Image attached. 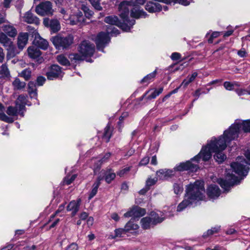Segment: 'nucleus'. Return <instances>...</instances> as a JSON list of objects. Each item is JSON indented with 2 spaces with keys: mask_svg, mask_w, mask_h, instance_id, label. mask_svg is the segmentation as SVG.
Here are the masks:
<instances>
[{
  "mask_svg": "<svg viewBox=\"0 0 250 250\" xmlns=\"http://www.w3.org/2000/svg\"><path fill=\"white\" fill-rule=\"evenodd\" d=\"M231 141L229 140L228 137L224 134L220 136L217 141L215 138H212L206 146L202 147L200 153L191 159V161L181 163L175 167V169L178 171H196L198 167L196 164L192 163L191 161H195L196 163H198L200 159H202L204 161H208L211 158L212 152L215 153L214 158L215 160L219 163H222L226 158L222 151L226 148L227 144Z\"/></svg>",
  "mask_w": 250,
  "mask_h": 250,
  "instance_id": "obj_1",
  "label": "nucleus"
},
{
  "mask_svg": "<svg viewBox=\"0 0 250 250\" xmlns=\"http://www.w3.org/2000/svg\"><path fill=\"white\" fill-rule=\"evenodd\" d=\"M185 199L177 207V211H181L190 205L203 200L205 198V190L203 181H196L187 186Z\"/></svg>",
  "mask_w": 250,
  "mask_h": 250,
  "instance_id": "obj_2",
  "label": "nucleus"
},
{
  "mask_svg": "<svg viewBox=\"0 0 250 250\" xmlns=\"http://www.w3.org/2000/svg\"><path fill=\"white\" fill-rule=\"evenodd\" d=\"M134 2L133 1L125 0L122 1L119 5V9L120 13V17L123 21V22H121L118 17L115 16H107L105 18L104 21L112 25H116L124 31L128 32L130 31L131 28L135 24V21L134 20L129 19V6L133 5Z\"/></svg>",
  "mask_w": 250,
  "mask_h": 250,
  "instance_id": "obj_3",
  "label": "nucleus"
},
{
  "mask_svg": "<svg viewBox=\"0 0 250 250\" xmlns=\"http://www.w3.org/2000/svg\"><path fill=\"white\" fill-rule=\"evenodd\" d=\"M245 132H250V120L244 121L236 120L229 129L225 130L224 135L229 140H233L238 138L241 129Z\"/></svg>",
  "mask_w": 250,
  "mask_h": 250,
  "instance_id": "obj_4",
  "label": "nucleus"
},
{
  "mask_svg": "<svg viewBox=\"0 0 250 250\" xmlns=\"http://www.w3.org/2000/svg\"><path fill=\"white\" fill-rule=\"evenodd\" d=\"M109 34L116 35L119 34V31L116 28L109 25L107 27V33L103 32L100 33L96 39L97 49L98 50L103 52L104 48L110 41Z\"/></svg>",
  "mask_w": 250,
  "mask_h": 250,
  "instance_id": "obj_5",
  "label": "nucleus"
},
{
  "mask_svg": "<svg viewBox=\"0 0 250 250\" xmlns=\"http://www.w3.org/2000/svg\"><path fill=\"white\" fill-rule=\"evenodd\" d=\"M51 41L58 49H67L72 44L74 41L73 35L69 34L66 36L57 35L51 38Z\"/></svg>",
  "mask_w": 250,
  "mask_h": 250,
  "instance_id": "obj_6",
  "label": "nucleus"
},
{
  "mask_svg": "<svg viewBox=\"0 0 250 250\" xmlns=\"http://www.w3.org/2000/svg\"><path fill=\"white\" fill-rule=\"evenodd\" d=\"M245 164L250 165V162H246L242 157H238L236 162L231 163V167L238 176H245L247 175L249 167Z\"/></svg>",
  "mask_w": 250,
  "mask_h": 250,
  "instance_id": "obj_7",
  "label": "nucleus"
},
{
  "mask_svg": "<svg viewBox=\"0 0 250 250\" xmlns=\"http://www.w3.org/2000/svg\"><path fill=\"white\" fill-rule=\"evenodd\" d=\"M60 12L63 19L71 25L78 24V23L87 22L83 19V15L81 11L78 12L75 15H71L64 8H61Z\"/></svg>",
  "mask_w": 250,
  "mask_h": 250,
  "instance_id": "obj_8",
  "label": "nucleus"
},
{
  "mask_svg": "<svg viewBox=\"0 0 250 250\" xmlns=\"http://www.w3.org/2000/svg\"><path fill=\"white\" fill-rule=\"evenodd\" d=\"M35 11L42 16H52L54 12L52 3L48 0L42 1L37 5Z\"/></svg>",
  "mask_w": 250,
  "mask_h": 250,
  "instance_id": "obj_9",
  "label": "nucleus"
},
{
  "mask_svg": "<svg viewBox=\"0 0 250 250\" xmlns=\"http://www.w3.org/2000/svg\"><path fill=\"white\" fill-rule=\"evenodd\" d=\"M226 178L227 180L219 179L218 182L220 186L225 190H228L231 187L239 183L238 178L227 171Z\"/></svg>",
  "mask_w": 250,
  "mask_h": 250,
  "instance_id": "obj_10",
  "label": "nucleus"
},
{
  "mask_svg": "<svg viewBox=\"0 0 250 250\" xmlns=\"http://www.w3.org/2000/svg\"><path fill=\"white\" fill-rule=\"evenodd\" d=\"M79 52L85 57L92 56L94 50L92 44L87 41H83L79 47Z\"/></svg>",
  "mask_w": 250,
  "mask_h": 250,
  "instance_id": "obj_11",
  "label": "nucleus"
},
{
  "mask_svg": "<svg viewBox=\"0 0 250 250\" xmlns=\"http://www.w3.org/2000/svg\"><path fill=\"white\" fill-rule=\"evenodd\" d=\"M0 43L6 48L8 53H14L15 47L13 42L2 32H0Z\"/></svg>",
  "mask_w": 250,
  "mask_h": 250,
  "instance_id": "obj_12",
  "label": "nucleus"
},
{
  "mask_svg": "<svg viewBox=\"0 0 250 250\" xmlns=\"http://www.w3.org/2000/svg\"><path fill=\"white\" fill-rule=\"evenodd\" d=\"M113 131V127L111 126L110 124H108L106 127L104 128L103 132H98V137L99 139H102V141L105 143H108L112 136Z\"/></svg>",
  "mask_w": 250,
  "mask_h": 250,
  "instance_id": "obj_13",
  "label": "nucleus"
},
{
  "mask_svg": "<svg viewBox=\"0 0 250 250\" xmlns=\"http://www.w3.org/2000/svg\"><path fill=\"white\" fill-rule=\"evenodd\" d=\"M61 68L58 65H53L50 67L49 71L46 73L48 79L52 80L62 76Z\"/></svg>",
  "mask_w": 250,
  "mask_h": 250,
  "instance_id": "obj_14",
  "label": "nucleus"
},
{
  "mask_svg": "<svg viewBox=\"0 0 250 250\" xmlns=\"http://www.w3.org/2000/svg\"><path fill=\"white\" fill-rule=\"evenodd\" d=\"M175 174V170L172 169H160L156 172L157 178L166 180Z\"/></svg>",
  "mask_w": 250,
  "mask_h": 250,
  "instance_id": "obj_15",
  "label": "nucleus"
},
{
  "mask_svg": "<svg viewBox=\"0 0 250 250\" xmlns=\"http://www.w3.org/2000/svg\"><path fill=\"white\" fill-rule=\"evenodd\" d=\"M33 44L44 50L47 49L48 46V42L46 40L42 38L39 34H35Z\"/></svg>",
  "mask_w": 250,
  "mask_h": 250,
  "instance_id": "obj_16",
  "label": "nucleus"
},
{
  "mask_svg": "<svg viewBox=\"0 0 250 250\" xmlns=\"http://www.w3.org/2000/svg\"><path fill=\"white\" fill-rule=\"evenodd\" d=\"M81 203V199L80 198L71 201L67 206V210L72 211V216H74L79 210Z\"/></svg>",
  "mask_w": 250,
  "mask_h": 250,
  "instance_id": "obj_17",
  "label": "nucleus"
},
{
  "mask_svg": "<svg viewBox=\"0 0 250 250\" xmlns=\"http://www.w3.org/2000/svg\"><path fill=\"white\" fill-rule=\"evenodd\" d=\"M207 194L210 198L215 199L219 196L220 190L217 186L211 185L207 189Z\"/></svg>",
  "mask_w": 250,
  "mask_h": 250,
  "instance_id": "obj_18",
  "label": "nucleus"
},
{
  "mask_svg": "<svg viewBox=\"0 0 250 250\" xmlns=\"http://www.w3.org/2000/svg\"><path fill=\"white\" fill-rule=\"evenodd\" d=\"M1 28L3 33L10 37L14 38L17 35V29L12 24L4 25Z\"/></svg>",
  "mask_w": 250,
  "mask_h": 250,
  "instance_id": "obj_19",
  "label": "nucleus"
},
{
  "mask_svg": "<svg viewBox=\"0 0 250 250\" xmlns=\"http://www.w3.org/2000/svg\"><path fill=\"white\" fill-rule=\"evenodd\" d=\"M28 34L20 33L18 37V46L19 49H22L27 43Z\"/></svg>",
  "mask_w": 250,
  "mask_h": 250,
  "instance_id": "obj_20",
  "label": "nucleus"
},
{
  "mask_svg": "<svg viewBox=\"0 0 250 250\" xmlns=\"http://www.w3.org/2000/svg\"><path fill=\"white\" fill-rule=\"evenodd\" d=\"M146 10L150 13L159 12L162 10V6L158 3L148 2L145 6Z\"/></svg>",
  "mask_w": 250,
  "mask_h": 250,
  "instance_id": "obj_21",
  "label": "nucleus"
},
{
  "mask_svg": "<svg viewBox=\"0 0 250 250\" xmlns=\"http://www.w3.org/2000/svg\"><path fill=\"white\" fill-rule=\"evenodd\" d=\"M23 21L28 23H35L38 24L39 23V19L34 16L33 14L29 11L27 12L22 17Z\"/></svg>",
  "mask_w": 250,
  "mask_h": 250,
  "instance_id": "obj_22",
  "label": "nucleus"
},
{
  "mask_svg": "<svg viewBox=\"0 0 250 250\" xmlns=\"http://www.w3.org/2000/svg\"><path fill=\"white\" fill-rule=\"evenodd\" d=\"M6 113L10 116L9 117L12 118L13 119V118L12 117L16 116L18 114H20L22 117L23 116V111H22L19 112V108L16 104L15 107L9 106L6 110Z\"/></svg>",
  "mask_w": 250,
  "mask_h": 250,
  "instance_id": "obj_23",
  "label": "nucleus"
},
{
  "mask_svg": "<svg viewBox=\"0 0 250 250\" xmlns=\"http://www.w3.org/2000/svg\"><path fill=\"white\" fill-rule=\"evenodd\" d=\"M27 98L26 97L23 95H21L18 98L16 101V104L19 108V112L24 111L25 109V106L26 104Z\"/></svg>",
  "mask_w": 250,
  "mask_h": 250,
  "instance_id": "obj_24",
  "label": "nucleus"
},
{
  "mask_svg": "<svg viewBox=\"0 0 250 250\" xmlns=\"http://www.w3.org/2000/svg\"><path fill=\"white\" fill-rule=\"evenodd\" d=\"M28 54L30 58L36 59L39 57L41 54L40 50L35 46H31L28 48Z\"/></svg>",
  "mask_w": 250,
  "mask_h": 250,
  "instance_id": "obj_25",
  "label": "nucleus"
},
{
  "mask_svg": "<svg viewBox=\"0 0 250 250\" xmlns=\"http://www.w3.org/2000/svg\"><path fill=\"white\" fill-rule=\"evenodd\" d=\"M147 16V14L143 10H140L138 8L135 7H134L131 10V16L136 19H139L140 18H146Z\"/></svg>",
  "mask_w": 250,
  "mask_h": 250,
  "instance_id": "obj_26",
  "label": "nucleus"
},
{
  "mask_svg": "<svg viewBox=\"0 0 250 250\" xmlns=\"http://www.w3.org/2000/svg\"><path fill=\"white\" fill-rule=\"evenodd\" d=\"M149 215L152 220L153 225H156L158 223H160L163 221L165 217H162L163 215L161 214V212H156L152 211L150 213Z\"/></svg>",
  "mask_w": 250,
  "mask_h": 250,
  "instance_id": "obj_27",
  "label": "nucleus"
},
{
  "mask_svg": "<svg viewBox=\"0 0 250 250\" xmlns=\"http://www.w3.org/2000/svg\"><path fill=\"white\" fill-rule=\"evenodd\" d=\"M141 225L144 229H149L154 226L150 215L149 217H144L141 220Z\"/></svg>",
  "mask_w": 250,
  "mask_h": 250,
  "instance_id": "obj_28",
  "label": "nucleus"
},
{
  "mask_svg": "<svg viewBox=\"0 0 250 250\" xmlns=\"http://www.w3.org/2000/svg\"><path fill=\"white\" fill-rule=\"evenodd\" d=\"M12 85L14 90H21L25 88L26 83L21 81L19 78H15L12 82Z\"/></svg>",
  "mask_w": 250,
  "mask_h": 250,
  "instance_id": "obj_29",
  "label": "nucleus"
},
{
  "mask_svg": "<svg viewBox=\"0 0 250 250\" xmlns=\"http://www.w3.org/2000/svg\"><path fill=\"white\" fill-rule=\"evenodd\" d=\"M10 77V70L6 63L2 64L0 67V79H4Z\"/></svg>",
  "mask_w": 250,
  "mask_h": 250,
  "instance_id": "obj_30",
  "label": "nucleus"
},
{
  "mask_svg": "<svg viewBox=\"0 0 250 250\" xmlns=\"http://www.w3.org/2000/svg\"><path fill=\"white\" fill-rule=\"evenodd\" d=\"M83 10L84 12L85 17V18H84V16H83V19L85 21H87V22L78 23V24L83 25V24H86L89 23L90 22V19L92 17V15H93L92 12L91 11H90L89 9L87 7L83 6Z\"/></svg>",
  "mask_w": 250,
  "mask_h": 250,
  "instance_id": "obj_31",
  "label": "nucleus"
},
{
  "mask_svg": "<svg viewBox=\"0 0 250 250\" xmlns=\"http://www.w3.org/2000/svg\"><path fill=\"white\" fill-rule=\"evenodd\" d=\"M139 228V226L134 223L132 219L128 222L125 227V232H128L131 230H135Z\"/></svg>",
  "mask_w": 250,
  "mask_h": 250,
  "instance_id": "obj_32",
  "label": "nucleus"
},
{
  "mask_svg": "<svg viewBox=\"0 0 250 250\" xmlns=\"http://www.w3.org/2000/svg\"><path fill=\"white\" fill-rule=\"evenodd\" d=\"M49 27L54 33L58 31L61 28L59 21L56 19L50 20Z\"/></svg>",
  "mask_w": 250,
  "mask_h": 250,
  "instance_id": "obj_33",
  "label": "nucleus"
},
{
  "mask_svg": "<svg viewBox=\"0 0 250 250\" xmlns=\"http://www.w3.org/2000/svg\"><path fill=\"white\" fill-rule=\"evenodd\" d=\"M86 57L84 56L83 55L80 54H71L69 56V59L71 62H77L78 61H82L86 59Z\"/></svg>",
  "mask_w": 250,
  "mask_h": 250,
  "instance_id": "obj_34",
  "label": "nucleus"
},
{
  "mask_svg": "<svg viewBox=\"0 0 250 250\" xmlns=\"http://www.w3.org/2000/svg\"><path fill=\"white\" fill-rule=\"evenodd\" d=\"M223 85L226 90L229 91L232 90L234 87L240 86V83L237 82H233L231 83L227 81L224 82Z\"/></svg>",
  "mask_w": 250,
  "mask_h": 250,
  "instance_id": "obj_35",
  "label": "nucleus"
},
{
  "mask_svg": "<svg viewBox=\"0 0 250 250\" xmlns=\"http://www.w3.org/2000/svg\"><path fill=\"white\" fill-rule=\"evenodd\" d=\"M29 93L31 97H36L37 95L36 85L33 82H29L28 83Z\"/></svg>",
  "mask_w": 250,
  "mask_h": 250,
  "instance_id": "obj_36",
  "label": "nucleus"
},
{
  "mask_svg": "<svg viewBox=\"0 0 250 250\" xmlns=\"http://www.w3.org/2000/svg\"><path fill=\"white\" fill-rule=\"evenodd\" d=\"M31 70L30 68H26L23 70L19 75L23 78L26 81L29 80L31 77Z\"/></svg>",
  "mask_w": 250,
  "mask_h": 250,
  "instance_id": "obj_37",
  "label": "nucleus"
},
{
  "mask_svg": "<svg viewBox=\"0 0 250 250\" xmlns=\"http://www.w3.org/2000/svg\"><path fill=\"white\" fill-rule=\"evenodd\" d=\"M146 210L144 208L135 206L134 207V217H140L146 214Z\"/></svg>",
  "mask_w": 250,
  "mask_h": 250,
  "instance_id": "obj_38",
  "label": "nucleus"
},
{
  "mask_svg": "<svg viewBox=\"0 0 250 250\" xmlns=\"http://www.w3.org/2000/svg\"><path fill=\"white\" fill-rule=\"evenodd\" d=\"M57 60L58 62L62 65L67 66L70 65L69 60L63 55L58 56Z\"/></svg>",
  "mask_w": 250,
  "mask_h": 250,
  "instance_id": "obj_39",
  "label": "nucleus"
},
{
  "mask_svg": "<svg viewBox=\"0 0 250 250\" xmlns=\"http://www.w3.org/2000/svg\"><path fill=\"white\" fill-rule=\"evenodd\" d=\"M125 232V229H117L114 230V234H110L109 235V238L115 239L117 237H120L122 236V234Z\"/></svg>",
  "mask_w": 250,
  "mask_h": 250,
  "instance_id": "obj_40",
  "label": "nucleus"
},
{
  "mask_svg": "<svg viewBox=\"0 0 250 250\" xmlns=\"http://www.w3.org/2000/svg\"><path fill=\"white\" fill-rule=\"evenodd\" d=\"M163 91V88L161 87L158 89H155L153 91H152L151 94L146 97V99L147 100H151L152 99H155L157 96H158L159 94H160Z\"/></svg>",
  "mask_w": 250,
  "mask_h": 250,
  "instance_id": "obj_41",
  "label": "nucleus"
},
{
  "mask_svg": "<svg viewBox=\"0 0 250 250\" xmlns=\"http://www.w3.org/2000/svg\"><path fill=\"white\" fill-rule=\"evenodd\" d=\"M156 70L145 76L141 81L142 83H149L155 77Z\"/></svg>",
  "mask_w": 250,
  "mask_h": 250,
  "instance_id": "obj_42",
  "label": "nucleus"
},
{
  "mask_svg": "<svg viewBox=\"0 0 250 250\" xmlns=\"http://www.w3.org/2000/svg\"><path fill=\"white\" fill-rule=\"evenodd\" d=\"M0 120L9 123L14 122V119L7 116L4 112H0Z\"/></svg>",
  "mask_w": 250,
  "mask_h": 250,
  "instance_id": "obj_43",
  "label": "nucleus"
},
{
  "mask_svg": "<svg viewBox=\"0 0 250 250\" xmlns=\"http://www.w3.org/2000/svg\"><path fill=\"white\" fill-rule=\"evenodd\" d=\"M219 229V227L211 228L210 229H208L207 232L204 233L203 236L204 238H206L209 235H212L214 233H216Z\"/></svg>",
  "mask_w": 250,
  "mask_h": 250,
  "instance_id": "obj_44",
  "label": "nucleus"
},
{
  "mask_svg": "<svg viewBox=\"0 0 250 250\" xmlns=\"http://www.w3.org/2000/svg\"><path fill=\"white\" fill-rule=\"evenodd\" d=\"M174 192L176 194H180L182 192L183 188L181 184L175 183L173 185Z\"/></svg>",
  "mask_w": 250,
  "mask_h": 250,
  "instance_id": "obj_45",
  "label": "nucleus"
},
{
  "mask_svg": "<svg viewBox=\"0 0 250 250\" xmlns=\"http://www.w3.org/2000/svg\"><path fill=\"white\" fill-rule=\"evenodd\" d=\"M116 175L115 173L114 172H109L106 175H105V181L107 183H110L115 178Z\"/></svg>",
  "mask_w": 250,
  "mask_h": 250,
  "instance_id": "obj_46",
  "label": "nucleus"
},
{
  "mask_svg": "<svg viewBox=\"0 0 250 250\" xmlns=\"http://www.w3.org/2000/svg\"><path fill=\"white\" fill-rule=\"evenodd\" d=\"M76 177V175L74 174L71 176H67L64 180V182L66 185H69L72 183V182L75 179Z\"/></svg>",
  "mask_w": 250,
  "mask_h": 250,
  "instance_id": "obj_47",
  "label": "nucleus"
},
{
  "mask_svg": "<svg viewBox=\"0 0 250 250\" xmlns=\"http://www.w3.org/2000/svg\"><path fill=\"white\" fill-rule=\"evenodd\" d=\"M158 178L155 179H150L149 178L147 179V180L146 181V186L149 189L150 187L153 186L154 185Z\"/></svg>",
  "mask_w": 250,
  "mask_h": 250,
  "instance_id": "obj_48",
  "label": "nucleus"
},
{
  "mask_svg": "<svg viewBox=\"0 0 250 250\" xmlns=\"http://www.w3.org/2000/svg\"><path fill=\"white\" fill-rule=\"evenodd\" d=\"M220 34V32H214L212 33L210 37L208 40V42L210 43H211L213 42V39L214 38H217L218 36H219Z\"/></svg>",
  "mask_w": 250,
  "mask_h": 250,
  "instance_id": "obj_49",
  "label": "nucleus"
},
{
  "mask_svg": "<svg viewBox=\"0 0 250 250\" xmlns=\"http://www.w3.org/2000/svg\"><path fill=\"white\" fill-rule=\"evenodd\" d=\"M134 207L130 209L124 215L125 217H134Z\"/></svg>",
  "mask_w": 250,
  "mask_h": 250,
  "instance_id": "obj_50",
  "label": "nucleus"
},
{
  "mask_svg": "<svg viewBox=\"0 0 250 250\" xmlns=\"http://www.w3.org/2000/svg\"><path fill=\"white\" fill-rule=\"evenodd\" d=\"M134 207L130 209L124 215L125 217H134Z\"/></svg>",
  "mask_w": 250,
  "mask_h": 250,
  "instance_id": "obj_51",
  "label": "nucleus"
},
{
  "mask_svg": "<svg viewBox=\"0 0 250 250\" xmlns=\"http://www.w3.org/2000/svg\"><path fill=\"white\" fill-rule=\"evenodd\" d=\"M45 81V78L42 76H39L37 79V84L38 86H42L43 85Z\"/></svg>",
  "mask_w": 250,
  "mask_h": 250,
  "instance_id": "obj_52",
  "label": "nucleus"
},
{
  "mask_svg": "<svg viewBox=\"0 0 250 250\" xmlns=\"http://www.w3.org/2000/svg\"><path fill=\"white\" fill-rule=\"evenodd\" d=\"M181 58V55L177 52L173 53L171 55V59L173 61L179 60Z\"/></svg>",
  "mask_w": 250,
  "mask_h": 250,
  "instance_id": "obj_53",
  "label": "nucleus"
},
{
  "mask_svg": "<svg viewBox=\"0 0 250 250\" xmlns=\"http://www.w3.org/2000/svg\"><path fill=\"white\" fill-rule=\"evenodd\" d=\"M130 170V168L129 167H126L124 168V169L120 170L118 172L117 174L119 175L120 177L124 176L125 173H126Z\"/></svg>",
  "mask_w": 250,
  "mask_h": 250,
  "instance_id": "obj_54",
  "label": "nucleus"
},
{
  "mask_svg": "<svg viewBox=\"0 0 250 250\" xmlns=\"http://www.w3.org/2000/svg\"><path fill=\"white\" fill-rule=\"evenodd\" d=\"M238 55L241 58L247 56V53L244 49H241L237 52Z\"/></svg>",
  "mask_w": 250,
  "mask_h": 250,
  "instance_id": "obj_55",
  "label": "nucleus"
},
{
  "mask_svg": "<svg viewBox=\"0 0 250 250\" xmlns=\"http://www.w3.org/2000/svg\"><path fill=\"white\" fill-rule=\"evenodd\" d=\"M149 161V158L148 157H145L143 158L140 162V165H146L148 163Z\"/></svg>",
  "mask_w": 250,
  "mask_h": 250,
  "instance_id": "obj_56",
  "label": "nucleus"
},
{
  "mask_svg": "<svg viewBox=\"0 0 250 250\" xmlns=\"http://www.w3.org/2000/svg\"><path fill=\"white\" fill-rule=\"evenodd\" d=\"M5 58V54L3 49L0 47V62H2Z\"/></svg>",
  "mask_w": 250,
  "mask_h": 250,
  "instance_id": "obj_57",
  "label": "nucleus"
},
{
  "mask_svg": "<svg viewBox=\"0 0 250 250\" xmlns=\"http://www.w3.org/2000/svg\"><path fill=\"white\" fill-rule=\"evenodd\" d=\"M78 246L75 243H72L70 244L66 250H77Z\"/></svg>",
  "mask_w": 250,
  "mask_h": 250,
  "instance_id": "obj_58",
  "label": "nucleus"
},
{
  "mask_svg": "<svg viewBox=\"0 0 250 250\" xmlns=\"http://www.w3.org/2000/svg\"><path fill=\"white\" fill-rule=\"evenodd\" d=\"M191 82L188 79V78L185 79L180 85V86H183L184 87H186Z\"/></svg>",
  "mask_w": 250,
  "mask_h": 250,
  "instance_id": "obj_59",
  "label": "nucleus"
},
{
  "mask_svg": "<svg viewBox=\"0 0 250 250\" xmlns=\"http://www.w3.org/2000/svg\"><path fill=\"white\" fill-rule=\"evenodd\" d=\"M197 72H193L191 76H188L187 78H188V79L189 80H190V81L191 82V83L192 82H193L194 79L196 78V77H197Z\"/></svg>",
  "mask_w": 250,
  "mask_h": 250,
  "instance_id": "obj_60",
  "label": "nucleus"
},
{
  "mask_svg": "<svg viewBox=\"0 0 250 250\" xmlns=\"http://www.w3.org/2000/svg\"><path fill=\"white\" fill-rule=\"evenodd\" d=\"M235 91L239 96L246 94V90L244 89H237Z\"/></svg>",
  "mask_w": 250,
  "mask_h": 250,
  "instance_id": "obj_61",
  "label": "nucleus"
},
{
  "mask_svg": "<svg viewBox=\"0 0 250 250\" xmlns=\"http://www.w3.org/2000/svg\"><path fill=\"white\" fill-rule=\"evenodd\" d=\"M176 1L180 4L185 6H187L189 4V2L187 0H176Z\"/></svg>",
  "mask_w": 250,
  "mask_h": 250,
  "instance_id": "obj_62",
  "label": "nucleus"
},
{
  "mask_svg": "<svg viewBox=\"0 0 250 250\" xmlns=\"http://www.w3.org/2000/svg\"><path fill=\"white\" fill-rule=\"evenodd\" d=\"M6 22L5 14L0 13V24Z\"/></svg>",
  "mask_w": 250,
  "mask_h": 250,
  "instance_id": "obj_63",
  "label": "nucleus"
},
{
  "mask_svg": "<svg viewBox=\"0 0 250 250\" xmlns=\"http://www.w3.org/2000/svg\"><path fill=\"white\" fill-rule=\"evenodd\" d=\"M111 218L115 221H118L120 217L116 213H113L111 215Z\"/></svg>",
  "mask_w": 250,
  "mask_h": 250,
  "instance_id": "obj_64",
  "label": "nucleus"
}]
</instances>
